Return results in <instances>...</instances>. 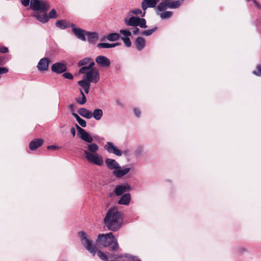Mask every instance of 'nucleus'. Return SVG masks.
<instances>
[{"label": "nucleus", "instance_id": "4d7b16f0", "mask_svg": "<svg viewBox=\"0 0 261 261\" xmlns=\"http://www.w3.org/2000/svg\"><path fill=\"white\" fill-rule=\"evenodd\" d=\"M70 133L72 135L73 137H74L75 135V129L74 127H71L70 129Z\"/></svg>", "mask_w": 261, "mask_h": 261}, {"label": "nucleus", "instance_id": "393cba45", "mask_svg": "<svg viewBox=\"0 0 261 261\" xmlns=\"http://www.w3.org/2000/svg\"><path fill=\"white\" fill-rule=\"evenodd\" d=\"M33 16L42 23H46L48 21V17L46 14H39L38 13H35L33 15Z\"/></svg>", "mask_w": 261, "mask_h": 261}, {"label": "nucleus", "instance_id": "1a4fd4ad", "mask_svg": "<svg viewBox=\"0 0 261 261\" xmlns=\"http://www.w3.org/2000/svg\"><path fill=\"white\" fill-rule=\"evenodd\" d=\"M131 190L130 187L127 183L117 185L115 189V194L116 196H120L126 192Z\"/></svg>", "mask_w": 261, "mask_h": 261}, {"label": "nucleus", "instance_id": "f3484780", "mask_svg": "<svg viewBox=\"0 0 261 261\" xmlns=\"http://www.w3.org/2000/svg\"><path fill=\"white\" fill-rule=\"evenodd\" d=\"M105 163L107 167L110 170H116L117 168H119V164L114 159H106Z\"/></svg>", "mask_w": 261, "mask_h": 261}, {"label": "nucleus", "instance_id": "6e6552de", "mask_svg": "<svg viewBox=\"0 0 261 261\" xmlns=\"http://www.w3.org/2000/svg\"><path fill=\"white\" fill-rule=\"evenodd\" d=\"M104 148L110 153H113L119 156L122 155V151L111 142H107L104 146Z\"/></svg>", "mask_w": 261, "mask_h": 261}, {"label": "nucleus", "instance_id": "5fc2aeb1", "mask_svg": "<svg viewBox=\"0 0 261 261\" xmlns=\"http://www.w3.org/2000/svg\"><path fill=\"white\" fill-rule=\"evenodd\" d=\"M134 27L135 28H134L133 34L134 35H137L139 33L140 30L137 27Z\"/></svg>", "mask_w": 261, "mask_h": 261}, {"label": "nucleus", "instance_id": "37998d69", "mask_svg": "<svg viewBox=\"0 0 261 261\" xmlns=\"http://www.w3.org/2000/svg\"><path fill=\"white\" fill-rule=\"evenodd\" d=\"M63 76L67 79L72 80L73 79V76L72 74L69 72H65L63 74Z\"/></svg>", "mask_w": 261, "mask_h": 261}, {"label": "nucleus", "instance_id": "b1692460", "mask_svg": "<svg viewBox=\"0 0 261 261\" xmlns=\"http://www.w3.org/2000/svg\"><path fill=\"white\" fill-rule=\"evenodd\" d=\"M136 48L138 50H141L145 45V40L142 37H138L135 41Z\"/></svg>", "mask_w": 261, "mask_h": 261}, {"label": "nucleus", "instance_id": "423d86ee", "mask_svg": "<svg viewBox=\"0 0 261 261\" xmlns=\"http://www.w3.org/2000/svg\"><path fill=\"white\" fill-rule=\"evenodd\" d=\"M99 71L96 67H94L86 72V80L89 83H96L99 80Z\"/></svg>", "mask_w": 261, "mask_h": 261}, {"label": "nucleus", "instance_id": "bb28decb", "mask_svg": "<svg viewBox=\"0 0 261 261\" xmlns=\"http://www.w3.org/2000/svg\"><path fill=\"white\" fill-rule=\"evenodd\" d=\"M92 117L93 118L98 121L101 119L103 115V111L100 109H95L93 113L91 112Z\"/></svg>", "mask_w": 261, "mask_h": 261}, {"label": "nucleus", "instance_id": "0eeeda50", "mask_svg": "<svg viewBox=\"0 0 261 261\" xmlns=\"http://www.w3.org/2000/svg\"><path fill=\"white\" fill-rule=\"evenodd\" d=\"M75 125L77 130L79 137L82 140L87 143H91L93 141V138L91 136V135L89 134L87 132H86L84 129L79 126L77 124H76Z\"/></svg>", "mask_w": 261, "mask_h": 261}, {"label": "nucleus", "instance_id": "603ef678", "mask_svg": "<svg viewBox=\"0 0 261 261\" xmlns=\"http://www.w3.org/2000/svg\"><path fill=\"white\" fill-rule=\"evenodd\" d=\"M47 148V149H49V150H55V149L59 148V147L58 146H56V145H51L48 146Z\"/></svg>", "mask_w": 261, "mask_h": 261}, {"label": "nucleus", "instance_id": "5701e85b", "mask_svg": "<svg viewBox=\"0 0 261 261\" xmlns=\"http://www.w3.org/2000/svg\"><path fill=\"white\" fill-rule=\"evenodd\" d=\"M78 113L82 116L87 118L90 119L92 118L91 112L86 108H81L79 109Z\"/></svg>", "mask_w": 261, "mask_h": 261}, {"label": "nucleus", "instance_id": "0e129e2a", "mask_svg": "<svg viewBox=\"0 0 261 261\" xmlns=\"http://www.w3.org/2000/svg\"><path fill=\"white\" fill-rule=\"evenodd\" d=\"M4 61V59L2 57H0V65L2 64V62Z\"/></svg>", "mask_w": 261, "mask_h": 261}, {"label": "nucleus", "instance_id": "f704fd0d", "mask_svg": "<svg viewBox=\"0 0 261 261\" xmlns=\"http://www.w3.org/2000/svg\"><path fill=\"white\" fill-rule=\"evenodd\" d=\"M131 12L135 15L140 14L142 17H144L146 14V11L143 10V12L140 9H133L131 10Z\"/></svg>", "mask_w": 261, "mask_h": 261}, {"label": "nucleus", "instance_id": "39448f33", "mask_svg": "<svg viewBox=\"0 0 261 261\" xmlns=\"http://www.w3.org/2000/svg\"><path fill=\"white\" fill-rule=\"evenodd\" d=\"M84 152L85 158L90 163L98 166H101L103 164V161L102 156L97 153H92L87 150H85Z\"/></svg>", "mask_w": 261, "mask_h": 261}, {"label": "nucleus", "instance_id": "4c0bfd02", "mask_svg": "<svg viewBox=\"0 0 261 261\" xmlns=\"http://www.w3.org/2000/svg\"><path fill=\"white\" fill-rule=\"evenodd\" d=\"M121 39L126 47H129L131 46L132 42L129 37H122Z\"/></svg>", "mask_w": 261, "mask_h": 261}, {"label": "nucleus", "instance_id": "69168bd1", "mask_svg": "<svg viewBox=\"0 0 261 261\" xmlns=\"http://www.w3.org/2000/svg\"><path fill=\"white\" fill-rule=\"evenodd\" d=\"M122 154H126L127 152V150H125V151H122Z\"/></svg>", "mask_w": 261, "mask_h": 261}, {"label": "nucleus", "instance_id": "9d476101", "mask_svg": "<svg viewBox=\"0 0 261 261\" xmlns=\"http://www.w3.org/2000/svg\"><path fill=\"white\" fill-rule=\"evenodd\" d=\"M95 62L101 67H109L111 64L110 60L107 57L102 55L98 56L95 59Z\"/></svg>", "mask_w": 261, "mask_h": 261}, {"label": "nucleus", "instance_id": "e433bc0d", "mask_svg": "<svg viewBox=\"0 0 261 261\" xmlns=\"http://www.w3.org/2000/svg\"><path fill=\"white\" fill-rule=\"evenodd\" d=\"M75 100L78 103L82 105L86 103V96H84L83 97H78L76 98Z\"/></svg>", "mask_w": 261, "mask_h": 261}, {"label": "nucleus", "instance_id": "f8f14e48", "mask_svg": "<svg viewBox=\"0 0 261 261\" xmlns=\"http://www.w3.org/2000/svg\"><path fill=\"white\" fill-rule=\"evenodd\" d=\"M72 31L78 39L83 41L86 40L85 36L87 35V31L80 28H75V26L72 27Z\"/></svg>", "mask_w": 261, "mask_h": 261}, {"label": "nucleus", "instance_id": "c03bdc74", "mask_svg": "<svg viewBox=\"0 0 261 261\" xmlns=\"http://www.w3.org/2000/svg\"><path fill=\"white\" fill-rule=\"evenodd\" d=\"M90 70L88 67L87 66H83L82 68H81L79 70V73H84L86 71Z\"/></svg>", "mask_w": 261, "mask_h": 261}, {"label": "nucleus", "instance_id": "4be33fe9", "mask_svg": "<svg viewBox=\"0 0 261 261\" xmlns=\"http://www.w3.org/2000/svg\"><path fill=\"white\" fill-rule=\"evenodd\" d=\"M138 19L139 17H138L132 16L129 19L125 18L124 22L127 26L137 27Z\"/></svg>", "mask_w": 261, "mask_h": 261}, {"label": "nucleus", "instance_id": "c85d7f7f", "mask_svg": "<svg viewBox=\"0 0 261 261\" xmlns=\"http://www.w3.org/2000/svg\"><path fill=\"white\" fill-rule=\"evenodd\" d=\"M87 148L88 149V151L92 153H96L99 149L98 145L95 143H92V142L91 144H88Z\"/></svg>", "mask_w": 261, "mask_h": 261}, {"label": "nucleus", "instance_id": "49530a36", "mask_svg": "<svg viewBox=\"0 0 261 261\" xmlns=\"http://www.w3.org/2000/svg\"><path fill=\"white\" fill-rule=\"evenodd\" d=\"M9 51L8 48L6 46L0 47V53L5 54L8 53Z\"/></svg>", "mask_w": 261, "mask_h": 261}, {"label": "nucleus", "instance_id": "dca6fc26", "mask_svg": "<svg viewBox=\"0 0 261 261\" xmlns=\"http://www.w3.org/2000/svg\"><path fill=\"white\" fill-rule=\"evenodd\" d=\"M43 139L41 138L34 139L30 142L29 148L32 150H36L43 144Z\"/></svg>", "mask_w": 261, "mask_h": 261}, {"label": "nucleus", "instance_id": "a19ab883", "mask_svg": "<svg viewBox=\"0 0 261 261\" xmlns=\"http://www.w3.org/2000/svg\"><path fill=\"white\" fill-rule=\"evenodd\" d=\"M120 33L124 35V37H128L132 34L131 32L129 31L126 30H121L120 31Z\"/></svg>", "mask_w": 261, "mask_h": 261}, {"label": "nucleus", "instance_id": "a878e982", "mask_svg": "<svg viewBox=\"0 0 261 261\" xmlns=\"http://www.w3.org/2000/svg\"><path fill=\"white\" fill-rule=\"evenodd\" d=\"M120 44V43L117 42L115 43L110 44L108 43H99L97 44V47L99 48H110L115 47Z\"/></svg>", "mask_w": 261, "mask_h": 261}, {"label": "nucleus", "instance_id": "7c9ffc66", "mask_svg": "<svg viewBox=\"0 0 261 261\" xmlns=\"http://www.w3.org/2000/svg\"><path fill=\"white\" fill-rule=\"evenodd\" d=\"M172 14V12L166 11L160 13L158 15H159L162 19H165L170 18Z\"/></svg>", "mask_w": 261, "mask_h": 261}, {"label": "nucleus", "instance_id": "9b49d317", "mask_svg": "<svg viewBox=\"0 0 261 261\" xmlns=\"http://www.w3.org/2000/svg\"><path fill=\"white\" fill-rule=\"evenodd\" d=\"M51 69L53 72L60 74L65 72L67 70V67L65 64L57 62L52 65Z\"/></svg>", "mask_w": 261, "mask_h": 261}, {"label": "nucleus", "instance_id": "09e8293b", "mask_svg": "<svg viewBox=\"0 0 261 261\" xmlns=\"http://www.w3.org/2000/svg\"><path fill=\"white\" fill-rule=\"evenodd\" d=\"M20 1H21V3L22 5L24 7L28 6L30 2L31 3L30 0H20Z\"/></svg>", "mask_w": 261, "mask_h": 261}, {"label": "nucleus", "instance_id": "de8ad7c7", "mask_svg": "<svg viewBox=\"0 0 261 261\" xmlns=\"http://www.w3.org/2000/svg\"><path fill=\"white\" fill-rule=\"evenodd\" d=\"M79 124L81 125L83 127H85L86 126V122L85 120L81 118L78 122Z\"/></svg>", "mask_w": 261, "mask_h": 261}, {"label": "nucleus", "instance_id": "2eb2a0df", "mask_svg": "<svg viewBox=\"0 0 261 261\" xmlns=\"http://www.w3.org/2000/svg\"><path fill=\"white\" fill-rule=\"evenodd\" d=\"M156 4V0H143L141 7L143 10L146 11L148 8H154Z\"/></svg>", "mask_w": 261, "mask_h": 261}, {"label": "nucleus", "instance_id": "20e7f679", "mask_svg": "<svg viewBox=\"0 0 261 261\" xmlns=\"http://www.w3.org/2000/svg\"><path fill=\"white\" fill-rule=\"evenodd\" d=\"M49 4L44 0H31V8L41 12H46L50 8Z\"/></svg>", "mask_w": 261, "mask_h": 261}, {"label": "nucleus", "instance_id": "aec40b11", "mask_svg": "<svg viewBox=\"0 0 261 261\" xmlns=\"http://www.w3.org/2000/svg\"><path fill=\"white\" fill-rule=\"evenodd\" d=\"M111 257L115 259L121 258L125 257L129 258L131 261H141L137 256H133L128 254H125L124 255H118L117 254H111Z\"/></svg>", "mask_w": 261, "mask_h": 261}, {"label": "nucleus", "instance_id": "a18cd8bd", "mask_svg": "<svg viewBox=\"0 0 261 261\" xmlns=\"http://www.w3.org/2000/svg\"><path fill=\"white\" fill-rule=\"evenodd\" d=\"M9 71V69L7 67H0V74L6 73Z\"/></svg>", "mask_w": 261, "mask_h": 261}, {"label": "nucleus", "instance_id": "e2e57ef3", "mask_svg": "<svg viewBox=\"0 0 261 261\" xmlns=\"http://www.w3.org/2000/svg\"><path fill=\"white\" fill-rule=\"evenodd\" d=\"M89 90H90V88H87L86 89H84L85 92L86 94H88L89 93Z\"/></svg>", "mask_w": 261, "mask_h": 261}, {"label": "nucleus", "instance_id": "ddd939ff", "mask_svg": "<svg viewBox=\"0 0 261 261\" xmlns=\"http://www.w3.org/2000/svg\"><path fill=\"white\" fill-rule=\"evenodd\" d=\"M50 61L47 58H43L40 60L37 65V68L39 71H45L47 70Z\"/></svg>", "mask_w": 261, "mask_h": 261}, {"label": "nucleus", "instance_id": "6ab92c4d", "mask_svg": "<svg viewBox=\"0 0 261 261\" xmlns=\"http://www.w3.org/2000/svg\"><path fill=\"white\" fill-rule=\"evenodd\" d=\"M130 195L129 193H125L123 194L118 201L119 204H123L127 205L129 204L130 200Z\"/></svg>", "mask_w": 261, "mask_h": 261}, {"label": "nucleus", "instance_id": "79ce46f5", "mask_svg": "<svg viewBox=\"0 0 261 261\" xmlns=\"http://www.w3.org/2000/svg\"><path fill=\"white\" fill-rule=\"evenodd\" d=\"M256 69L257 70L253 71L252 73L253 74L257 75V76H261V65H257L256 66Z\"/></svg>", "mask_w": 261, "mask_h": 261}, {"label": "nucleus", "instance_id": "f03ea898", "mask_svg": "<svg viewBox=\"0 0 261 261\" xmlns=\"http://www.w3.org/2000/svg\"><path fill=\"white\" fill-rule=\"evenodd\" d=\"M78 236L86 249L90 252L92 255L95 256L97 252L98 257L102 260L108 261L107 255L102 251L98 250L96 245L93 243V241L88 237L87 234L83 231L78 232Z\"/></svg>", "mask_w": 261, "mask_h": 261}, {"label": "nucleus", "instance_id": "8fccbe9b", "mask_svg": "<svg viewBox=\"0 0 261 261\" xmlns=\"http://www.w3.org/2000/svg\"><path fill=\"white\" fill-rule=\"evenodd\" d=\"M237 251L238 253L241 254L243 252H246L247 249L245 248H239L237 249Z\"/></svg>", "mask_w": 261, "mask_h": 261}, {"label": "nucleus", "instance_id": "4468645a", "mask_svg": "<svg viewBox=\"0 0 261 261\" xmlns=\"http://www.w3.org/2000/svg\"><path fill=\"white\" fill-rule=\"evenodd\" d=\"M130 170V168H125L123 169H121L120 166L119 168H117L116 170H114L113 171V174L117 178H121L123 176L127 174Z\"/></svg>", "mask_w": 261, "mask_h": 261}, {"label": "nucleus", "instance_id": "7ed1b4c3", "mask_svg": "<svg viewBox=\"0 0 261 261\" xmlns=\"http://www.w3.org/2000/svg\"><path fill=\"white\" fill-rule=\"evenodd\" d=\"M96 242L105 248H108L110 251H116L119 248L117 240L112 232L99 234Z\"/></svg>", "mask_w": 261, "mask_h": 261}, {"label": "nucleus", "instance_id": "412c9836", "mask_svg": "<svg viewBox=\"0 0 261 261\" xmlns=\"http://www.w3.org/2000/svg\"><path fill=\"white\" fill-rule=\"evenodd\" d=\"M86 36L88 37V42L92 44H95L98 38V34L95 32H87Z\"/></svg>", "mask_w": 261, "mask_h": 261}, {"label": "nucleus", "instance_id": "c9c22d12", "mask_svg": "<svg viewBox=\"0 0 261 261\" xmlns=\"http://www.w3.org/2000/svg\"><path fill=\"white\" fill-rule=\"evenodd\" d=\"M157 29L158 28L156 27H154L153 28L151 29L144 31L142 32V35L148 36L151 35L153 32H154L157 30Z\"/></svg>", "mask_w": 261, "mask_h": 261}, {"label": "nucleus", "instance_id": "473e14b6", "mask_svg": "<svg viewBox=\"0 0 261 261\" xmlns=\"http://www.w3.org/2000/svg\"><path fill=\"white\" fill-rule=\"evenodd\" d=\"M180 2L177 1L168 2V8L170 9H176L180 6Z\"/></svg>", "mask_w": 261, "mask_h": 261}, {"label": "nucleus", "instance_id": "ea45409f", "mask_svg": "<svg viewBox=\"0 0 261 261\" xmlns=\"http://www.w3.org/2000/svg\"><path fill=\"white\" fill-rule=\"evenodd\" d=\"M47 17H48V19L49 18L53 19V18H57V14L56 10L54 9H52L50 11V12L49 13L48 15L47 16Z\"/></svg>", "mask_w": 261, "mask_h": 261}, {"label": "nucleus", "instance_id": "3c124183", "mask_svg": "<svg viewBox=\"0 0 261 261\" xmlns=\"http://www.w3.org/2000/svg\"><path fill=\"white\" fill-rule=\"evenodd\" d=\"M134 114L137 117H139L140 116L141 112L140 111L137 109V108H134Z\"/></svg>", "mask_w": 261, "mask_h": 261}, {"label": "nucleus", "instance_id": "a211bd4d", "mask_svg": "<svg viewBox=\"0 0 261 261\" xmlns=\"http://www.w3.org/2000/svg\"><path fill=\"white\" fill-rule=\"evenodd\" d=\"M56 25L57 28L62 30H64L69 27H71L72 28L73 27H74V24L73 23H70L65 20H57L56 23Z\"/></svg>", "mask_w": 261, "mask_h": 261}, {"label": "nucleus", "instance_id": "13d9d810", "mask_svg": "<svg viewBox=\"0 0 261 261\" xmlns=\"http://www.w3.org/2000/svg\"><path fill=\"white\" fill-rule=\"evenodd\" d=\"M95 65V63L94 62H91L88 66H87L89 69L90 70L92 68H93V67Z\"/></svg>", "mask_w": 261, "mask_h": 261}, {"label": "nucleus", "instance_id": "58836bf2", "mask_svg": "<svg viewBox=\"0 0 261 261\" xmlns=\"http://www.w3.org/2000/svg\"><path fill=\"white\" fill-rule=\"evenodd\" d=\"M90 58H84L80 60L78 63L79 66H82L87 65L90 61Z\"/></svg>", "mask_w": 261, "mask_h": 261}, {"label": "nucleus", "instance_id": "2f4dec72", "mask_svg": "<svg viewBox=\"0 0 261 261\" xmlns=\"http://www.w3.org/2000/svg\"><path fill=\"white\" fill-rule=\"evenodd\" d=\"M77 84L79 85H80L81 87H82L84 90L86 89L87 88H90V83L88 82L86 80H81L78 81Z\"/></svg>", "mask_w": 261, "mask_h": 261}, {"label": "nucleus", "instance_id": "680f3d73", "mask_svg": "<svg viewBox=\"0 0 261 261\" xmlns=\"http://www.w3.org/2000/svg\"><path fill=\"white\" fill-rule=\"evenodd\" d=\"M80 94L82 95V97H83L84 96H85V95L84 94L83 90L81 89H80Z\"/></svg>", "mask_w": 261, "mask_h": 261}, {"label": "nucleus", "instance_id": "bf43d9fd", "mask_svg": "<svg viewBox=\"0 0 261 261\" xmlns=\"http://www.w3.org/2000/svg\"><path fill=\"white\" fill-rule=\"evenodd\" d=\"M69 109L71 111L73 112V111L74 110V105L73 104H70L69 106Z\"/></svg>", "mask_w": 261, "mask_h": 261}, {"label": "nucleus", "instance_id": "6e6d98bb", "mask_svg": "<svg viewBox=\"0 0 261 261\" xmlns=\"http://www.w3.org/2000/svg\"><path fill=\"white\" fill-rule=\"evenodd\" d=\"M116 102L117 103V105L118 106H119V107H123L124 106V105L123 103V102L119 99H117L116 101Z\"/></svg>", "mask_w": 261, "mask_h": 261}, {"label": "nucleus", "instance_id": "864d4df0", "mask_svg": "<svg viewBox=\"0 0 261 261\" xmlns=\"http://www.w3.org/2000/svg\"><path fill=\"white\" fill-rule=\"evenodd\" d=\"M72 115L76 119V120L77 122H79V121L81 119V118L77 114H76L74 112L72 113Z\"/></svg>", "mask_w": 261, "mask_h": 261}, {"label": "nucleus", "instance_id": "f257e3e1", "mask_svg": "<svg viewBox=\"0 0 261 261\" xmlns=\"http://www.w3.org/2000/svg\"><path fill=\"white\" fill-rule=\"evenodd\" d=\"M123 222V214L115 207L110 208L103 219L105 226L110 230L116 231L119 230Z\"/></svg>", "mask_w": 261, "mask_h": 261}, {"label": "nucleus", "instance_id": "72a5a7b5", "mask_svg": "<svg viewBox=\"0 0 261 261\" xmlns=\"http://www.w3.org/2000/svg\"><path fill=\"white\" fill-rule=\"evenodd\" d=\"M137 26L140 27L141 28H146V21L144 18L139 17V19L138 20Z\"/></svg>", "mask_w": 261, "mask_h": 261}, {"label": "nucleus", "instance_id": "cd10ccee", "mask_svg": "<svg viewBox=\"0 0 261 261\" xmlns=\"http://www.w3.org/2000/svg\"><path fill=\"white\" fill-rule=\"evenodd\" d=\"M167 8H168L167 2H164L160 3L158 4V5L156 8V10H155L156 14H159L160 12L163 11L167 9Z\"/></svg>", "mask_w": 261, "mask_h": 261}, {"label": "nucleus", "instance_id": "c756f323", "mask_svg": "<svg viewBox=\"0 0 261 261\" xmlns=\"http://www.w3.org/2000/svg\"><path fill=\"white\" fill-rule=\"evenodd\" d=\"M119 38L120 35L117 33H110L107 37V39L110 41H117L119 39Z\"/></svg>", "mask_w": 261, "mask_h": 261}, {"label": "nucleus", "instance_id": "052dcab7", "mask_svg": "<svg viewBox=\"0 0 261 261\" xmlns=\"http://www.w3.org/2000/svg\"><path fill=\"white\" fill-rule=\"evenodd\" d=\"M254 3H255V6H256L257 7L260 8V5H259V3H257V2H256V1H254Z\"/></svg>", "mask_w": 261, "mask_h": 261}]
</instances>
